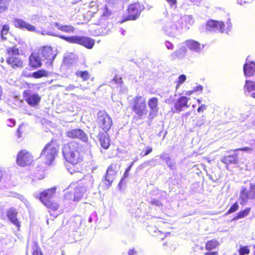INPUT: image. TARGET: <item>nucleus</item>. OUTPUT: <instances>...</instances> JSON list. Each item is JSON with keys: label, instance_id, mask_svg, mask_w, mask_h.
<instances>
[{"label": "nucleus", "instance_id": "f257e3e1", "mask_svg": "<svg viewBox=\"0 0 255 255\" xmlns=\"http://www.w3.org/2000/svg\"><path fill=\"white\" fill-rule=\"evenodd\" d=\"M80 144L71 141L62 147V154L65 160L69 163L67 169L71 174L81 172L83 170L84 157Z\"/></svg>", "mask_w": 255, "mask_h": 255}, {"label": "nucleus", "instance_id": "f03ea898", "mask_svg": "<svg viewBox=\"0 0 255 255\" xmlns=\"http://www.w3.org/2000/svg\"><path fill=\"white\" fill-rule=\"evenodd\" d=\"M56 191V187L46 189L41 192L38 197L40 201L46 207L50 214L54 218L58 215V210L60 208L59 204L53 200L55 196Z\"/></svg>", "mask_w": 255, "mask_h": 255}, {"label": "nucleus", "instance_id": "7ed1b4c3", "mask_svg": "<svg viewBox=\"0 0 255 255\" xmlns=\"http://www.w3.org/2000/svg\"><path fill=\"white\" fill-rule=\"evenodd\" d=\"M58 153V146L52 140L45 145L40 153V156L43 158L46 164L51 165L57 155Z\"/></svg>", "mask_w": 255, "mask_h": 255}, {"label": "nucleus", "instance_id": "20e7f679", "mask_svg": "<svg viewBox=\"0 0 255 255\" xmlns=\"http://www.w3.org/2000/svg\"><path fill=\"white\" fill-rule=\"evenodd\" d=\"M131 109L138 119H143L148 112L146 101L141 97H135L133 99Z\"/></svg>", "mask_w": 255, "mask_h": 255}, {"label": "nucleus", "instance_id": "39448f33", "mask_svg": "<svg viewBox=\"0 0 255 255\" xmlns=\"http://www.w3.org/2000/svg\"><path fill=\"white\" fill-rule=\"evenodd\" d=\"M112 125V119L106 111H100L98 113L97 126L100 131L107 133Z\"/></svg>", "mask_w": 255, "mask_h": 255}, {"label": "nucleus", "instance_id": "423d86ee", "mask_svg": "<svg viewBox=\"0 0 255 255\" xmlns=\"http://www.w3.org/2000/svg\"><path fill=\"white\" fill-rule=\"evenodd\" d=\"M59 37L69 43L80 44L88 49H91L95 44L94 41L92 39L86 36L79 35L65 36L60 35Z\"/></svg>", "mask_w": 255, "mask_h": 255}, {"label": "nucleus", "instance_id": "0eeeda50", "mask_svg": "<svg viewBox=\"0 0 255 255\" xmlns=\"http://www.w3.org/2000/svg\"><path fill=\"white\" fill-rule=\"evenodd\" d=\"M19 50L15 47L7 49L6 63L13 69L23 67V62L19 57Z\"/></svg>", "mask_w": 255, "mask_h": 255}, {"label": "nucleus", "instance_id": "6e6552de", "mask_svg": "<svg viewBox=\"0 0 255 255\" xmlns=\"http://www.w3.org/2000/svg\"><path fill=\"white\" fill-rule=\"evenodd\" d=\"M232 27L230 20L227 21L226 24L222 21L211 20L208 21L206 25V29L209 31H219L222 33L225 32L227 33L230 31Z\"/></svg>", "mask_w": 255, "mask_h": 255}, {"label": "nucleus", "instance_id": "1a4fd4ad", "mask_svg": "<svg viewBox=\"0 0 255 255\" xmlns=\"http://www.w3.org/2000/svg\"><path fill=\"white\" fill-rule=\"evenodd\" d=\"M43 61L46 60L45 65L47 68L52 66L53 62L56 56L51 47L43 46L37 50Z\"/></svg>", "mask_w": 255, "mask_h": 255}, {"label": "nucleus", "instance_id": "9d476101", "mask_svg": "<svg viewBox=\"0 0 255 255\" xmlns=\"http://www.w3.org/2000/svg\"><path fill=\"white\" fill-rule=\"evenodd\" d=\"M33 161L31 153L25 149L20 150L17 155L16 163L20 166L25 167L30 165Z\"/></svg>", "mask_w": 255, "mask_h": 255}, {"label": "nucleus", "instance_id": "9b49d317", "mask_svg": "<svg viewBox=\"0 0 255 255\" xmlns=\"http://www.w3.org/2000/svg\"><path fill=\"white\" fill-rule=\"evenodd\" d=\"M221 243L218 239L214 238L207 241L205 243V249L207 251L204 255H219L217 250Z\"/></svg>", "mask_w": 255, "mask_h": 255}, {"label": "nucleus", "instance_id": "f8f14e48", "mask_svg": "<svg viewBox=\"0 0 255 255\" xmlns=\"http://www.w3.org/2000/svg\"><path fill=\"white\" fill-rule=\"evenodd\" d=\"M164 32L169 36H176L181 30V26L177 22L174 21L172 17L163 27Z\"/></svg>", "mask_w": 255, "mask_h": 255}, {"label": "nucleus", "instance_id": "ddd939ff", "mask_svg": "<svg viewBox=\"0 0 255 255\" xmlns=\"http://www.w3.org/2000/svg\"><path fill=\"white\" fill-rule=\"evenodd\" d=\"M143 7L139 3H135L130 4L128 9V18L122 20L121 23H123L128 20H135L140 15Z\"/></svg>", "mask_w": 255, "mask_h": 255}, {"label": "nucleus", "instance_id": "4468645a", "mask_svg": "<svg viewBox=\"0 0 255 255\" xmlns=\"http://www.w3.org/2000/svg\"><path fill=\"white\" fill-rule=\"evenodd\" d=\"M172 19L174 21L178 22L179 25L181 26V29H188L194 23V20L190 15L180 16L178 14H174L172 15Z\"/></svg>", "mask_w": 255, "mask_h": 255}, {"label": "nucleus", "instance_id": "2eb2a0df", "mask_svg": "<svg viewBox=\"0 0 255 255\" xmlns=\"http://www.w3.org/2000/svg\"><path fill=\"white\" fill-rule=\"evenodd\" d=\"M66 137L71 139H78L87 143L89 138L87 134L80 128H75L68 130L66 133Z\"/></svg>", "mask_w": 255, "mask_h": 255}, {"label": "nucleus", "instance_id": "dca6fc26", "mask_svg": "<svg viewBox=\"0 0 255 255\" xmlns=\"http://www.w3.org/2000/svg\"><path fill=\"white\" fill-rule=\"evenodd\" d=\"M184 43L190 50L198 54L201 53L204 47V45L192 39L187 40Z\"/></svg>", "mask_w": 255, "mask_h": 255}, {"label": "nucleus", "instance_id": "f3484780", "mask_svg": "<svg viewBox=\"0 0 255 255\" xmlns=\"http://www.w3.org/2000/svg\"><path fill=\"white\" fill-rule=\"evenodd\" d=\"M14 24L16 27L21 29H25L29 31L34 32H39V31L37 30L36 28L34 25L23 20L22 19H14Z\"/></svg>", "mask_w": 255, "mask_h": 255}, {"label": "nucleus", "instance_id": "a211bd4d", "mask_svg": "<svg viewBox=\"0 0 255 255\" xmlns=\"http://www.w3.org/2000/svg\"><path fill=\"white\" fill-rule=\"evenodd\" d=\"M6 215L9 220L16 226L18 231L20 230L21 227L20 222L18 219L17 216L18 212L14 208H10L7 210Z\"/></svg>", "mask_w": 255, "mask_h": 255}, {"label": "nucleus", "instance_id": "6ab92c4d", "mask_svg": "<svg viewBox=\"0 0 255 255\" xmlns=\"http://www.w3.org/2000/svg\"><path fill=\"white\" fill-rule=\"evenodd\" d=\"M148 105L150 108V112L148 115L149 118L150 119H153L157 116L158 111V108L157 107L158 101L157 98L155 97L150 98L148 102Z\"/></svg>", "mask_w": 255, "mask_h": 255}, {"label": "nucleus", "instance_id": "aec40b11", "mask_svg": "<svg viewBox=\"0 0 255 255\" xmlns=\"http://www.w3.org/2000/svg\"><path fill=\"white\" fill-rule=\"evenodd\" d=\"M117 172L116 165L114 164H111L108 167L105 176L104 182L106 186H110L111 185L113 181V178H111V176L115 175Z\"/></svg>", "mask_w": 255, "mask_h": 255}, {"label": "nucleus", "instance_id": "412c9836", "mask_svg": "<svg viewBox=\"0 0 255 255\" xmlns=\"http://www.w3.org/2000/svg\"><path fill=\"white\" fill-rule=\"evenodd\" d=\"M29 64L34 68L39 67L42 65L41 61H43L38 51L32 53L29 57Z\"/></svg>", "mask_w": 255, "mask_h": 255}, {"label": "nucleus", "instance_id": "4be33fe9", "mask_svg": "<svg viewBox=\"0 0 255 255\" xmlns=\"http://www.w3.org/2000/svg\"><path fill=\"white\" fill-rule=\"evenodd\" d=\"M187 52V49L186 46L182 45L171 54L170 58L172 60L176 59H182L185 57Z\"/></svg>", "mask_w": 255, "mask_h": 255}, {"label": "nucleus", "instance_id": "5701e85b", "mask_svg": "<svg viewBox=\"0 0 255 255\" xmlns=\"http://www.w3.org/2000/svg\"><path fill=\"white\" fill-rule=\"evenodd\" d=\"M243 70L246 76L251 77L255 74V63L248 61V59L244 65Z\"/></svg>", "mask_w": 255, "mask_h": 255}, {"label": "nucleus", "instance_id": "b1692460", "mask_svg": "<svg viewBox=\"0 0 255 255\" xmlns=\"http://www.w3.org/2000/svg\"><path fill=\"white\" fill-rule=\"evenodd\" d=\"M147 231L151 236L160 240H163L167 235H170V232L162 233L157 229H155L154 227L151 226L148 227Z\"/></svg>", "mask_w": 255, "mask_h": 255}, {"label": "nucleus", "instance_id": "393cba45", "mask_svg": "<svg viewBox=\"0 0 255 255\" xmlns=\"http://www.w3.org/2000/svg\"><path fill=\"white\" fill-rule=\"evenodd\" d=\"M115 84L117 85V88L119 90L120 94H126L128 92V88L124 85L122 78H118L116 76L111 81V85Z\"/></svg>", "mask_w": 255, "mask_h": 255}, {"label": "nucleus", "instance_id": "a878e982", "mask_svg": "<svg viewBox=\"0 0 255 255\" xmlns=\"http://www.w3.org/2000/svg\"><path fill=\"white\" fill-rule=\"evenodd\" d=\"M99 136V139L101 146L104 149H107L110 145V140L109 136L101 131H100Z\"/></svg>", "mask_w": 255, "mask_h": 255}, {"label": "nucleus", "instance_id": "bb28decb", "mask_svg": "<svg viewBox=\"0 0 255 255\" xmlns=\"http://www.w3.org/2000/svg\"><path fill=\"white\" fill-rule=\"evenodd\" d=\"M188 98L187 97H180L175 104V109L177 112H180L182 108L189 107L187 105Z\"/></svg>", "mask_w": 255, "mask_h": 255}, {"label": "nucleus", "instance_id": "cd10ccee", "mask_svg": "<svg viewBox=\"0 0 255 255\" xmlns=\"http://www.w3.org/2000/svg\"><path fill=\"white\" fill-rule=\"evenodd\" d=\"M222 161L226 164H237L238 163V154L235 153L224 156Z\"/></svg>", "mask_w": 255, "mask_h": 255}, {"label": "nucleus", "instance_id": "c85d7f7f", "mask_svg": "<svg viewBox=\"0 0 255 255\" xmlns=\"http://www.w3.org/2000/svg\"><path fill=\"white\" fill-rule=\"evenodd\" d=\"M85 189L82 187H76L74 189L73 200L78 201L81 200L84 194Z\"/></svg>", "mask_w": 255, "mask_h": 255}, {"label": "nucleus", "instance_id": "c756f323", "mask_svg": "<svg viewBox=\"0 0 255 255\" xmlns=\"http://www.w3.org/2000/svg\"><path fill=\"white\" fill-rule=\"evenodd\" d=\"M240 199L241 200L240 204L244 205L249 199H250L249 191L246 187H242L240 192Z\"/></svg>", "mask_w": 255, "mask_h": 255}, {"label": "nucleus", "instance_id": "7c9ffc66", "mask_svg": "<svg viewBox=\"0 0 255 255\" xmlns=\"http://www.w3.org/2000/svg\"><path fill=\"white\" fill-rule=\"evenodd\" d=\"M112 4L108 3L107 4H106L104 9L103 10V12L101 15L102 18L105 19L110 17L112 13Z\"/></svg>", "mask_w": 255, "mask_h": 255}, {"label": "nucleus", "instance_id": "2f4dec72", "mask_svg": "<svg viewBox=\"0 0 255 255\" xmlns=\"http://www.w3.org/2000/svg\"><path fill=\"white\" fill-rule=\"evenodd\" d=\"M55 26L58 29L67 33H73L75 30V28L71 25H62L58 23H56Z\"/></svg>", "mask_w": 255, "mask_h": 255}, {"label": "nucleus", "instance_id": "473e14b6", "mask_svg": "<svg viewBox=\"0 0 255 255\" xmlns=\"http://www.w3.org/2000/svg\"><path fill=\"white\" fill-rule=\"evenodd\" d=\"M251 208H247L244 210H241L236 215V216L233 219L234 220H238L240 219L244 218L248 216L251 212Z\"/></svg>", "mask_w": 255, "mask_h": 255}, {"label": "nucleus", "instance_id": "72a5a7b5", "mask_svg": "<svg viewBox=\"0 0 255 255\" xmlns=\"http://www.w3.org/2000/svg\"><path fill=\"white\" fill-rule=\"evenodd\" d=\"M25 101L30 106H36L40 101V97H26Z\"/></svg>", "mask_w": 255, "mask_h": 255}, {"label": "nucleus", "instance_id": "f704fd0d", "mask_svg": "<svg viewBox=\"0 0 255 255\" xmlns=\"http://www.w3.org/2000/svg\"><path fill=\"white\" fill-rule=\"evenodd\" d=\"M49 72L44 69L40 70L32 73L31 76L34 78H40L43 77H47Z\"/></svg>", "mask_w": 255, "mask_h": 255}, {"label": "nucleus", "instance_id": "c9c22d12", "mask_svg": "<svg viewBox=\"0 0 255 255\" xmlns=\"http://www.w3.org/2000/svg\"><path fill=\"white\" fill-rule=\"evenodd\" d=\"M244 90L245 91H248V92L255 91V82L246 80L244 86Z\"/></svg>", "mask_w": 255, "mask_h": 255}, {"label": "nucleus", "instance_id": "e433bc0d", "mask_svg": "<svg viewBox=\"0 0 255 255\" xmlns=\"http://www.w3.org/2000/svg\"><path fill=\"white\" fill-rule=\"evenodd\" d=\"M202 90L203 87L201 85H198L193 87L192 90L187 91L186 94L189 96L191 95H199L202 93Z\"/></svg>", "mask_w": 255, "mask_h": 255}, {"label": "nucleus", "instance_id": "4c0bfd02", "mask_svg": "<svg viewBox=\"0 0 255 255\" xmlns=\"http://www.w3.org/2000/svg\"><path fill=\"white\" fill-rule=\"evenodd\" d=\"M76 75L80 77L83 81H87L90 78V74L87 71H78L76 72Z\"/></svg>", "mask_w": 255, "mask_h": 255}, {"label": "nucleus", "instance_id": "58836bf2", "mask_svg": "<svg viewBox=\"0 0 255 255\" xmlns=\"http://www.w3.org/2000/svg\"><path fill=\"white\" fill-rule=\"evenodd\" d=\"M134 162L132 161L131 162L129 166L126 169L125 173H124L123 176L122 177L120 182L119 183V186L121 187L122 186L123 182L125 180V179L128 176V172L130 171L131 167L133 165Z\"/></svg>", "mask_w": 255, "mask_h": 255}, {"label": "nucleus", "instance_id": "ea45409f", "mask_svg": "<svg viewBox=\"0 0 255 255\" xmlns=\"http://www.w3.org/2000/svg\"><path fill=\"white\" fill-rule=\"evenodd\" d=\"M32 254V255H43L42 251L37 242H34V248Z\"/></svg>", "mask_w": 255, "mask_h": 255}, {"label": "nucleus", "instance_id": "a19ab883", "mask_svg": "<svg viewBox=\"0 0 255 255\" xmlns=\"http://www.w3.org/2000/svg\"><path fill=\"white\" fill-rule=\"evenodd\" d=\"M10 0H0V12L5 11L8 7Z\"/></svg>", "mask_w": 255, "mask_h": 255}, {"label": "nucleus", "instance_id": "79ce46f5", "mask_svg": "<svg viewBox=\"0 0 255 255\" xmlns=\"http://www.w3.org/2000/svg\"><path fill=\"white\" fill-rule=\"evenodd\" d=\"M240 255H247L250 253L249 247L248 246H241L238 250Z\"/></svg>", "mask_w": 255, "mask_h": 255}, {"label": "nucleus", "instance_id": "37998d69", "mask_svg": "<svg viewBox=\"0 0 255 255\" xmlns=\"http://www.w3.org/2000/svg\"><path fill=\"white\" fill-rule=\"evenodd\" d=\"M250 199H255V183L250 184L249 191Z\"/></svg>", "mask_w": 255, "mask_h": 255}, {"label": "nucleus", "instance_id": "c03bdc74", "mask_svg": "<svg viewBox=\"0 0 255 255\" xmlns=\"http://www.w3.org/2000/svg\"><path fill=\"white\" fill-rule=\"evenodd\" d=\"M239 209V205L238 202L234 203L230 208V209L228 210L226 213V214H230L231 213H234Z\"/></svg>", "mask_w": 255, "mask_h": 255}, {"label": "nucleus", "instance_id": "a18cd8bd", "mask_svg": "<svg viewBox=\"0 0 255 255\" xmlns=\"http://www.w3.org/2000/svg\"><path fill=\"white\" fill-rule=\"evenodd\" d=\"M186 80V75L184 74L180 75L176 80L177 85L176 88L177 89L181 84H183L185 81Z\"/></svg>", "mask_w": 255, "mask_h": 255}, {"label": "nucleus", "instance_id": "49530a36", "mask_svg": "<svg viewBox=\"0 0 255 255\" xmlns=\"http://www.w3.org/2000/svg\"><path fill=\"white\" fill-rule=\"evenodd\" d=\"M154 219H155L154 223H155V225L158 226L159 227H160L161 224H168V222L166 221L163 220V219H162L161 218L155 217L154 218Z\"/></svg>", "mask_w": 255, "mask_h": 255}, {"label": "nucleus", "instance_id": "de8ad7c7", "mask_svg": "<svg viewBox=\"0 0 255 255\" xmlns=\"http://www.w3.org/2000/svg\"><path fill=\"white\" fill-rule=\"evenodd\" d=\"M8 30H9L8 25L5 24L2 26V29L1 30V36L3 38H4V35H6L7 33Z\"/></svg>", "mask_w": 255, "mask_h": 255}, {"label": "nucleus", "instance_id": "09e8293b", "mask_svg": "<svg viewBox=\"0 0 255 255\" xmlns=\"http://www.w3.org/2000/svg\"><path fill=\"white\" fill-rule=\"evenodd\" d=\"M24 128L25 127L22 125H21L19 127L16 133L18 137H20L21 136L22 133L24 132Z\"/></svg>", "mask_w": 255, "mask_h": 255}, {"label": "nucleus", "instance_id": "8fccbe9b", "mask_svg": "<svg viewBox=\"0 0 255 255\" xmlns=\"http://www.w3.org/2000/svg\"><path fill=\"white\" fill-rule=\"evenodd\" d=\"M152 151V148L151 147H147L143 153L141 152L140 155L141 156H145L150 154Z\"/></svg>", "mask_w": 255, "mask_h": 255}, {"label": "nucleus", "instance_id": "3c124183", "mask_svg": "<svg viewBox=\"0 0 255 255\" xmlns=\"http://www.w3.org/2000/svg\"><path fill=\"white\" fill-rule=\"evenodd\" d=\"M150 204L152 205H155L158 207L162 206V203L159 200L155 199L152 200L150 201Z\"/></svg>", "mask_w": 255, "mask_h": 255}, {"label": "nucleus", "instance_id": "603ef678", "mask_svg": "<svg viewBox=\"0 0 255 255\" xmlns=\"http://www.w3.org/2000/svg\"><path fill=\"white\" fill-rule=\"evenodd\" d=\"M166 47L169 50H173L174 48L173 44L169 41H166L165 42Z\"/></svg>", "mask_w": 255, "mask_h": 255}, {"label": "nucleus", "instance_id": "864d4df0", "mask_svg": "<svg viewBox=\"0 0 255 255\" xmlns=\"http://www.w3.org/2000/svg\"><path fill=\"white\" fill-rule=\"evenodd\" d=\"M39 32H36L37 33H40L42 35H55V34H54L52 32H50V31H47L45 30H39Z\"/></svg>", "mask_w": 255, "mask_h": 255}, {"label": "nucleus", "instance_id": "5fc2aeb1", "mask_svg": "<svg viewBox=\"0 0 255 255\" xmlns=\"http://www.w3.org/2000/svg\"><path fill=\"white\" fill-rule=\"evenodd\" d=\"M206 107H207V106L205 105H201L197 109V112L198 113L203 112L206 109Z\"/></svg>", "mask_w": 255, "mask_h": 255}, {"label": "nucleus", "instance_id": "6e6d98bb", "mask_svg": "<svg viewBox=\"0 0 255 255\" xmlns=\"http://www.w3.org/2000/svg\"><path fill=\"white\" fill-rule=\"evenodd\" d=\"M171 6H176V0H166Z\"/></svg>", "mask_w": 255, "mask_h": 255}, {"label": "nucleus", "instance_id": "4d7b16f0", "mask_svg": "<svg viewBox=\"0 0 255 255\" xmlns=\"http://www.w3.org/2000/svg\"><path fill=\"white\" fill-rule=\"evenodd\" d=\"M128 255H138L134 249H130L128 252Z\"/></svg>", "mask_w": 255, "mask_h": 255}, {"label": "nucleus", "instance_id": "13d9d810", "mask_svg": "<svg viewBox=\"0 0 255 255\" xmlns=\"http://www.w3.org/2000/svg\"><path fill=\"white\" fill-rule=\"evenodd\" d=\"M251 149L250 147H243V148H237L236 149H234V150L235 151H249Z\"/></svg>", "mask_w": 255, "mask_h": 255}, {"label": "nucleus", "instance_id": "bf43d9fd", "mask_svg": "<svg viewBox=\"0 0 255 255\" xmlns=\"http://www.w3.org/2000/svg\"><path fill=\"white\" fill-rule=\"evenodd\" d=\"M250 0H237V3L240 5H243V3H248L250 2Z\"/></svg>", "mask_w": 255, "mask_h": 255}, {"label": "nucleus", "instance_id": "052dcab7", "mask_svg": "<svg viewBox=\"0 0 255 255\" xmlns=\"http://www.w3.org/2000/svg\"><path fill=\"white\" fill-rule=\"evenodd\" d=\"M72 197V194L70 192H67L65 195V198H71Z\"/></svg>", "mask_w": 255, "mask_h": 255}, {"label": "nucleus", "instance_id": "680f3d73", "mask_svg": "<svg viewBox=\"0 0 255 255\" xmlns=\"http://www.w3.org/2000/svg\"><path fill=\"white\" fill-rule=\"evenodd\" d=\"M9 122H10L11 123V125H8L10 126H14L15 125V122L13 120L9 119L8 120Z\"/></svg>", "mask_w": 255, "mask_h": 255}, {"label": "nucleus", "instance_id": "e2e57ef3", "mask_svg": "<svg viewBox=\"0 0 255 255\" xmlns=\"http://www.w3.org/2000/svg\"><path fill=\"white\" fill-rule=\"evenodd\" d=\"M90 6H91V7L95 6L94 9L95 10H97V6L95 5V2H92L91 3Z\"/></svg>", "mask_w": 255, "mask_h": 255}, {"label": "nucleus", "instance_id": "0e129e2a", "mask_svg": "<svg viewBox=\"0 0 255 255\" xmlns=\"http://www.w3.org/2000/svg\"><path fill=\"white\" fill-rule=\"evenodd\" d=\"M121 32L122 35H124L125 34L126 31L125 30H124L123 29L121 28Z\"/></svg>", "mask_w": 255, "mask_h": 255}, {"label": "nucleus", "instance_id": "69168bd1", "mask_svg": "<svg viewBox=\"0 0 255 255\" xmlns=\"http://www.w3.org/2000/svg\"><path fill=\"white\" fill-rule=\"evenodd\" d=\"M2 94H3L2 89V88L1 87V86H0V96H1Z\"/></svg>", "mask_w": 255, "mask_h": 255}, {"label": "nucleus", "instance_id": "338daca9", "mask_svg": "<svg viewBox=\"0 0 255 255\" xmlns=\"http://www.w3.org/2000/svg\"><path fill=\"white\" fill-rule=\"evenodd\" d=\"M69 88L70 89V90H72L74 88V86H69Z\"/></svg>", "mask_w": 255, "mask_h": 255}, {"label": "nucleus", "instance_id": "774afa93", "mask_svg": "<svg viewBox=\"0 0 255 255\" xmlns=\"http://www.w3.org/2000/svg\"><path fill=\"white\" fill-rule=\"evenodd\" d=\"M253 248H254V249H255L254 253V255H255V245H254L253 246Z\"/></svg>", "mask_w": 255, "mask_h": 255}]
</instances>
